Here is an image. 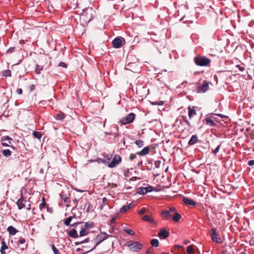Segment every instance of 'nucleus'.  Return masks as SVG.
Instances as JSON below:
<instances>
[{"label": "nucleus", "instance_id": "obj_12", "mask_svg": "<svg viewBox=\"0 0 254 254\" xmlns=\"http://www.w3.org/2000/svg\"><path fill=\"white\" fill-rule=\"evenodd\" d=\"M12 138L8 136H3L1 137V144L3 146H9V144H11L10 140H12Z\"/></svg>", "mask_w": 254, "mask_h": 254}, {"label": "nucleus", "instance_id": "obj_41", "mask_svg": "<svg viewBox=\"0 0 254 254\" xmlns=\"http://www.w3.org/2000/svg\"><path fill=\"white\" fill-rule=\"evenodd\" d=\"M25 239L24 238L20 237L18 241V244H24L25 243Z\"/></svg>", "mask_w": 254, "mask_h": 254}, {"label": "nucleus", "instance_id": "obj_15", "mask_svg": "<svg viewBox=\"0 0 254 254\" xmlns=\"http://www.w3.org/2000/svg\"><path fill=\"white\" fill-rule=\"evenodd\" d=\"M183 201L184 203H185L186 205H188L194 206V205H196V203L194 201H193V200H192L191 199H189L187 197H184L183 198Z\"/></svg>", "mask_w": 254, "mask_h": 254}, {"label": "nucleus", "instance_id": "obj_40", "mask_svg": "<svg viewBox=\"0 0 254 254\" xmlns=\"http://www.w3.org/2000/svg\"><path fill=\"white\" fill-rule=\"evenodd\" d=\"M146 212V209L144 207L141 208L138 211L139 215H142Z\"/></svg>", "mask_w": 254, "mask_h": 254}, {"label": "nucleus", "instance_id": "obj_37", "mask_svg": "<svg viewBox=\"0 0 254 254\" xmlns=\"http://www.w3.org/2000/svg\"><path fill=\"white\" fill-rule=\"evenodd\" d=\"M42 66L41 65L36 64V67L35 68V71L37 74H39L40 73L41 70L42 69Z\"/></svg>", "mask_w": 254, "mask_h": 254}, {"label": "nucleus", "instance_id": "obj_11", "mask_svg": "<svg viewBox=\"0 0 254 254\" xmlns=\"http://www.w3.org/2000/svg\"><path fill=\"white\" fill-rule=\"evenodd\" d=\"M27 201L24 199L23 197V195H21V197L17 200L16 204L18 206V208L19 209H21L22 208H25L26 207V203Z\"/></svg>", "mask_w": 254, "mask_h": 254}, {"label": "nucleus", "instance_id": "obj_54", "mask_svg": "<svg viewBox=\"0 0 254 254\" xmlns=\"http://www.w3.org/2000/svg\"><path fill=\"white\" fill-rule=\"evenodd\" d=\"M47 211L50 212H52L53 210L51 208H49L48 206L47 207Z\"/></svg>", "mask_w": 254, "mask_h": 254}, {"label": "nucleus", "instance_id": "obj_18", "mask_svg": "<svg viewBox=\"0 0 254 254\" xmlns=\"http://www.w3.org/2000/svg\"><path fill=\"white\" fill-rule=\"evenodd\" d=\"M68 234L69 237L73 238H77L78 237L77 231L74 229L69 231Z\"/></svg>", "mask_w": 254, "mask_h": 254}, {"label": "nucleus", "instance_id": "obj_16", "mask_svg": "<svg viewBox=\"0 0 254 254\" xmlns=\"http://www.w3.org/2000/svg\"><path fill=\"white\" fill-rule=\"evenodd\" d=\"M189 110V116L190 119L192 118L194 115H196V110L195 109V107H191L190 106H189L188 108Z\"/></svg>", "mask_w": 254, "mask_h": 254}, {"label": "nucleus", "instance_id": "obj_62", "mask_svg": "<svg viewBox=\"0 0 254 254\" xmlns=\"http://www.w3.org/2000/svg\"><path fill=\"white\" fill-rule=\"evenodd\" d=\"M115 220V218H112L111 219V222H113Z\"/></svg>", "mask_w": 254, "mask_h": 254}, {"label": "nucleus", "instance_id": "obj_28", "mask_svg": "<svg viewBox=\"0 0 254 254\" xmlns=\"http://www.w3.org/2000/svg\"><path fill=\"white\" fill-rule=\"evenodd\" d=\"M108 199L106 197H103L102 199V204H101V206H100V210H102L103 209L104 206L106 204H108Z\"/></svg>", "mask_w": 254, "mask_h": 254}, {"label": "nucleus", "instance_id": "obj_20", "mask_svg": "<svg viewBox=\"0 0 254 254\" xmlns=\"http://www.w3.org/2000/svg\"><path fill=\"white\" fill-rule=\"evenodd\" d=\"M198 140V137L196 135H193L190 139L189 141V144L190 145H192L194 144L197 142Z\"/></svg>", "mask_w": 254, "mask_h": 254}, {"label": "nucleus", "instance_id": "obj_52", "mask_svg": "<svg viewBox=\"0 0 254 254\" xmlns=\"http://www.w3.org/2000/svg\"><path fill=\"white\" fill-rule=\"evenodd\" d=\"M16 93L18 94H21L22 93V90L21 88H18L16 90Z\"/></svg>", "mask_w": 254, "mask_h": 254}, {"label": "nucleus", "instance_id": "obj_17", "mask_svg": "<svg viewBox=\"0 0 254 254\" xmlns=\"http://www.w3.org/2000/svg\"><path fill=\"white\" fill-rule=\"evenodd\" d=\"M132 206V203H130L127 205H124L120 209V212L122 213H125L127 210L129 209Z\"/></svg>", "mask_w": 254, "mask_h": 254}, {"label": "nucleus", "instance_id": "obj_58", "mask_svg": "<svg viewBox=\"0 0 254 254\" xmlns=\"http://www.w3.org/2000/svg\"><path fill=\"white\" fill-rule=\"evenodd\" d=\"M142 161H139V162H138V163H137V165H138V166H139L141 165H142Z\"/></svg>", "mask_w": 254, "mask_h": 254}, {"label": "nucleus", "instance_id": "obj_5", "mask_svg": "<svg viewBox=\"0 0 254 254\" xmlns=\"http://www.w3.org/2000/svg\"><path fill=\"white\" fill-rule=\"evenodd\" d=\"M135 115L133 113H131L129 114L127 117L123 118L121 121V123L123 125H126V124L131 123L133 121V120L135 119Z\"/></svg>", "mask_w": 254, "mask_h": 254}, {"label": "nucleus", "instance_id": "obj_48", "mask_svg": "<svg viewBox=\"0 0 254 254\" xmlns=\"http://www.w3.org/2000/svg\"><path fill=\"white\" fill-rule=\"evenodd\" d=\"M125 68L126 69L130 70V71H131L132 72H138V70H139L138 69H134V68H131V69L128 68L127 67H126Z\"/></svg>", "mask_w": 254, "mask_h": 254}, {"label": "nucleus", "instance_id": "obj_19", "mask_svg": "<svg viewBox=\"0 0 254 254\" xmlns=\"http://www.w3.org/2000/svg\"><path fill=\"white\" fill-rule=\"evenodd\" d=\"M172 219L175 222H178L181 218V215L178 212L176 211L174 213L173 215L172 216Z\"/></svg>", "mask_w": 254, "mask_h": 254}, {"label": "nucleus", "instance_id": "obj_57", "mask_svg": "<svg viewBox=\"0 0 254 254\" xmlns=\"http://www.w3.org/2000/svg\"><path fill=\"white\" fill-rule=\"evenodd\" d=\"M185 122L187 123V124L188 125V126H190V122L189 121H188V120H185Z\"/></svg>", "mask_w": 254, "mask_h": 254}, {"label": "nucleus", "instance_id": "obj_14", "mask_svg": "<svg viewBox=\"0 0 254 254\" xmlns=\"http://www.w3.org/2000/svg\"><path fill=\"white\" fill-rule=\"evenodd\" d=\"M150 150V146H146L143 148L140 152H137L136 154L140 156H145L149 153Z\"/></svg>", "mask_w": 254, "mask_h": 254}, {"label": "nucleus", "instance_id": "obj_35", "mask_svg": "<svg viewBox=\"0 0 254 254\" xmlns=\"http://www.w3.org/2000/svg\"><path fill=\"white\" fill-rule=\"evenodd\" d=\"M124 230L129 235H133L134 234V232L132 230L130 229L128 227H125Z\"/></svg>", "mask_w": 254, "mask_h": 254}, {"label": "nucleus", "instance_id": "obj_50", "mask_svg": "<svg viewBox=\"0 0 254 254\" xmlns=\"http://www.w3.org/2000/svg\"><path fill=\"white\" fill-rule=\"evenodd\" d=\"M248 165L250 166H253L254 165V160H250L249 162H248Z\"/></svg>", "mask_w": 254, "mask_h": 254}, {"label": "nucleus", "instance_id": "obj_13", "mask_svg": "<svg viewBox=\"0 0 254 254\" xmlns=\"http://www.w3.org/2000/svg\"><path fill=\"white\" fill-rule=\"evenodd\" d=\"M158 236L161 239H166L169 236V232L165 229H161L159 232Z\"/></svg>", "mask_w": 254, "mask_h": 254}, {"label": "nucleus", "instance_id": "obj_53", "mask_svg": "<svg viewBox=\"0 0 254 254\" xmlns=\"http://www.w3.org/2000/svg\"><path fill=\"white\" fill-rule=\"evenodd\" d=\"M214 115H217V116L219 117H221L222 118H225L226 116H224V115H223L222 114H215Z\"/></svg>", "mask_w": 254, "mask_h": 254}, {"label": "nucleus", "instance_id": "obj_23", "mask_svg": "<svg viewBox=\"0 0 254 254\" xmlns=\"http://www.w3.org/2000/svg\"><path fill=\"white\" fill-rule=\"evenodd\" d=\"M1 75L3 77H11V70L9 69L3 70L1 72Z\"/></svg>", "mask_w": 254, "mask_h": 254}, {"label": "nucleus", "instance_id": "obj_21", "mask_svg": "<svg viewBox=\"0 0 254 254\" xmlns=\"http://www.w3.org/2000/svg\"><path fill=\"white\" fill-rule=\"evenodd\" d=\"M7 231L11 235H14L18 232V231L12 226L8 227Z\"/></svg>", "mask_w": 254, "mask_h": 254}, {"label": "nucleus", "instance_id": "obj_8", "mask_svg": "<svg viewBox=\"0 0 254 254\" xmlns=\"http://www.w3.org/2000/svg\"><path fill=\"white\" fill-rule=\"evenodd\" d=\"M122 158L119 155H116L113 158L112 161L109 164V167L113 168L119 165L121 162Z\"/></svg>", "mask_w": 254, "mask_h": 254}, {"label": "nucleus", "instance_id": "obj_39", "mask_svg": "<svg viewBox=\"0 0 254 254\" xmlns=\"http://www.w3.org/2000/svg\"><path fill=\"white\" fill-rule=\"evenodd\" d=\"M52 249L54 252V254H60L59 251L57 249L54 244L52 245Z\"/></svg>", "mask_w": 254, "mask_h": 254}, {"label": "nucleus", "instance_id": "obj_51", "mask_svg": "<svg viewBox=\"0 0 254 254\" xmlns=\"http://www.w3.org/2000/svg\"><path fill=\"white\" fill-rule=\"evenodd\" d=\"M82 223V222H76L71 225L72 227H76L78 224Z\"/></svg>", "mask_w": 254, "mask_h": 254}, {"label": "nucleus", "instance_id": "obj_6", "mask_svg": "<svg viewBox=\"0 0 254 254\" xmlns=\"http://www.w3.org/2000/svg\"><path fill=\"white\" fill-rule=\"evenodd\" d=\"M195 64H209L210 61L208 58L204 57L197 56L194 58Z\"/></svg>", "mask_w": 254, "mask_h": 254}, {"label": "nucleus", "instance_id": "obj_25", "mask_svg": "<svg viewBox=\"0 0 254 254\" xmlns=\"http://www.w3.org/2000/svg\"><path fill=\"white\" fill-rule=\"evenodd\" d=\"M61 198L62 200L64 201V203H69V198L67 196L66 194H64L63 192H62L60 194Z\"/></svg>", "mask_w": 254, "mask_h": 254}, {"label": "nucleus", "instance_id": "obj_33", "mask_svg": "<svg viewBox=\"0 0 254 254\" xmlns=\"http://www.w3.org/2000/svg\"><path fill=\"white\" fill-rule=\"evenodd\" d=\"M135 143L138 147H142L144 145V142L141 140H137L135 141Z\"/></svg>", "mask_w": 254, "mask_h": 254}, {"label": "nucleus", "instance_id": "obj_7", "mask_svg": "<svg viewBox=\"0 0 254 254\" xmlns=\"http://www.w3.org/2000/svg\"><path fill=\"white\" fill-rule=\"evenodd\" d=\"M212 233L211 234V238L212 240L215 243H221L222 241L220 237L218 236V235L216 232V229L213 228L211 230Z\"/></svg>", "mask_w": 254, "mask_h": 254}, {"label": "nucleus", "instance_id": "obj_55", "mask_svg": "<svg viewBox=\"0 0 254 254\" xmlns=\"http://www.w3.org/2000/svg\"><path fill=\"white\" fill-rule=\"evenodd\" d=\"M60 66H63V67L66 68L67 64H58Z\"/></svg>", "mask_w": 254, "mask_h": 254}, {"label": "nucleus", "instance_id": "obj_61", "mask_svg": "<svg viewBox=\"0 0 254 254\" xmlns=\"http://www.w3.org/2000/svg\"><path fill=\"white\" fill-rule=\"evenodd\" d=\"M30 206H31V205L30 204H29L28 207L26 209L27 210H30V209H31V207Z\"/></svg>", "mask_w": 254, "mask_h": 254}, {"label": "nucleus", "instance_id": "obj_32", "mask_svg": "<svg viewBox=\"0 0 254 254\" xmlns=\"http://www.w3.org/2000/svg\"><path fill=\"white\" fill-rule=\"evenodd\" d=\"M2 153L4 156L8 157L11 155V151L8 149H4L2 151Z\"/></svg>", "mask_w": 254, "mask_h": 254}, {"label": "nucleus", "instance_id": "obj_43", "mask_svg": "<svg viewBox=\"0 0 254 254\" xmlns=\"http://www.w3.org/2000/svg\"><path fill=\"white\" fill-rule=\"evenodd\" d=\"M89 241V238H86L85 240H84L83 241H80L79 242H76L75 244L76 245H79V244H83V243H84L88 242Z\"/></svg>", "mask_w": 254, "mask_h": 254}, {"label": "nucleus", "instance_id": "obj_27", "mask_svg": "<svg viewBox=\"0 0 254 254\" xmlns=\"http://www.w3.org/2000/svg\"><path fill=\"white\" fill-rule=\"evenodd\" d=\"M151 245L152 247H157L159 246V241L156 239H152L150 242Z\"/></svg>", "mask_w": 254, "mask_h": 254}, {"label": "nucleus", "instance_id": "obj_9", "mask_svg": "<svg viewBox=\"0 0 254 254\" xmlns=\"http://www.w3.org/2000/svg\"><path fill=\"white\" fill-rule=\"evenodd\" d=\"M153 190V187L151 186H149L145 188L139 187L137 189V192L142 195L145 194L147 192H151Z\"/></svg>", "mask_w": 254, "mask_h": 254}, {"label": "nucleus", "instance_id": "obj_29", "mask_svg": "<svg viewBox=\"0 0 254 254\" xmlns=\"http://www.w3.org/2000/svg\"><path fill=\"white\" fill-rule=\"evenodd\" d=\"M94 224L93 222L91 221H88L85 223V227L87 229L89 228H92L94 227Z\"/></svg>", "mask_w": 254, "mask_h": 254}, {"label": "nucleus", "instance_id": "obj_56", "mask_svg": "<svg viewBox=\"0 0 254 254\" xmlns=\"http://www.w3.org/2000/svg\"><path fill=\"white\" fill-rule=\"evenodd\" d=\"M189 243H190V241L186 240V241H184V244L185 245H187Z\"/></svg>", "mask_w": 254, "mask_h": 254}, {"label": "nucleus", "instance_id": "obj_24", "mask_svg": "<svg viewBox=\"0 0 254 254\" xmlns=\"http://www.w3.org/2000/svg\"><path fill=\"white\" fill-rule=\"evenodd\" d=\"M206 124L208 125H209L211 127H215L216 124L214 123V122L210 118H207L205 119Z\"/></svg>", "mask_w": 254, "mask_h": 254}, {"label": "nucleus", "instance_id": "obj_36", "mask_svg": "<svg viewBox=\"0 0 254 254\" xmlns=\"http://www.w3.org/2000/svg\"><path fill=\"white\" fill-rule=\"evenodd\" d=\"M33 136L38 139H40L41 138V134L39 132H37L36 131H34L33 132Z\"/></svg>", "mask_w": 254, "mask_h": 254}, {"label": "nucleus", "instance_id": "obj_34", "mask_svg": "<svg viewBox=\"0 0 254 254\" xmlns=\"http://www.w3.org/2000/svg\"><path fill=\"white\" fill-rule=\"evenodd\" d=\"M7 249H8V247H7L6 243L5 242L4 240H2V241L1 242V247L0 248V250H2V251H3V250L5 251V250H6Z\"/></svg>", "mask_w": 254, "mask_h": 254}, {"label": "nucleus", "instance_id": "obj_3", "mask_svg": "<svg viewBox=\"0 0 254 254\" xmlns=\"http://www.w3.org/2000/svg\"><path fill=\"white\" fill-rule=\"evenodd\" d=\"M125 44V40L122 37H118L112 41L113 46L115 48H119Z\"/></svg>", "mask_w": 254, "mask_h": 254}, {"label": "nucleus", "instance_id": "obj_10", "mask_svg": "<svg viewBox=\"0 0 254 254\" xmlns=\"http://www.w3.org/2000/svg\"><path fill=\"white\" fill-rule=\"evenodd\" d=\"M209 82L207 81H204L202 84L200 85L197 88L198 92H205L209 87Z\"/></svg>", "mask_w": 254, "mask_h": 254}, {"label": "nucleus", "instance_id": "obj_49", "mask_svg": "<svg viewBox=\"0 0 254 254\" xmlns=\"http://www.w3.org/2000/svg\"><path fill=\"white\" fill-rule=\"evenodd\" d=\"M135 158H136V155L135 154H131L129 156V159H130V160H133Z\"/></svg>", "mask_w": 254, "mask_h": 254}, {"label": "nucleus", "instance_id": "obj_44", "mask_svg": "<svg viewBox=\"0 0 254 254\" xmlns=\"http://www.w3.org/2000/svg\"><path fill=\"white\" fill-rule=\"evenodd\" d=\"M152 105H162L164 104V102L160 101L158 102H154L151 103Z\"/></svg>", "mask_w": 254, "mask_h": 254}, {"label": "nucleus", "instance_id": "obj_2", "mask_svg": "<svg viewBox=\"0 0 254 254\" xmlns=\"http://www.w3.org/2000/svg\"><path fill=\"white\" fill-rule=\"evenodd\" d=\"M108 236L105 233H101L99 235H98L92 241L93 243L95 244L94 248L92 249L93 250L95 249L99 244H100L104 240L108 238Z\"/></svg>", "mask_w": 254, "mask_h": 254}, {"label": "nucleus", "instance_id": "obj_38", "mask_svg": "<svg viewBox=\"0 0 254 254\" xmlns=\"http://www.w3.org/2000/svg\"><path fill=\"white\" fill-rule=\"evenodd\" d=\"M47 205L46 202L44 200V198H43V200L42 202L39 205V208L41 210L45 208Z\"/></svg>", "mask_w": 254, "mask_h": 254}, {"label": "nucleus", "instance_id": "obj_26", "mask_svg": "<svg viewBox=\"0 0 254 254\" xmlns=\"http://www.w3.org/2000/svg\"><path fill=\"white\" fill-rule=\"evenodd\" d=\"M89 233V231L86 228H81L79 232V236H84Z\"/></svg>", "mask_w": 254, "mask_h": 254}, {"label": "nucleus", "instance_id": "obj_64", "mask_svg": "<svg viewBox=\"0 0 254 254\" xmlns=\"http://www.w3.org/2000/svg\"><path fill=\"white\" fill-rule=\"evenodd\" d=\"M161 254H168V253H167L163 252V253H162Z\"/></svg>", "mask_w": 254, "mask_h": 254}, {"label": "nucleus", "instance_id": "obj_22", "mask_svg": "<svg viewBox=\"0 0 254 254\" xmlns=\"http://www.w3.org/2000/svg\"><path fill=\"white\" fill-rule=\"evenodd\" d=\"M142 220L144 221H148L151 223L155 224V222L153 219L151 218L149 215H145L142 217Z\"/></svg>", "mask_w": 254, "mask_h": 254}, {"label": "nucleus", "instance_id": "obj_31", "mask_svg": "<svg viewBox=\"0 0 254 254\" xmlns=\"http://www.w3.org/2000/svg\"><path fill=\"white\" fill-rule=\"evenodd\" d=\"M193 246L190 245L187 247V252L188 254H192L194 253Z\"/></svg>", "mask_w": 254, "mask_h": 254}, {"label": "nucleus", "instance_id": "obj_42", "mask_svg": "<svg viewBox=\"0 0 254 254\" xmlns=\"http://www.w3.org/2000/svg\"><path fill=\"white\" fill-rule=\"evenodd\" d=\"M17 49V48H16V47H10V48H9L7 50V51L6 53H12V52H15V50H16V49Z\"/></svg>", "mask_w": 254, "mask_h": 254}, {"label": "nucleus", "instance_id": "obj_45", "mask_svg": "<svg viewBox=\"0 0 254 254\" xmlns=\"http://www.w3.org/2000/svg\"><path fill=\"white\" fill-rule=\"evenodd\" d=\"M236 66L238 68L240 71L242 72L245 70V68L243 66H241L240 64H237Z\"/></svg>", "mask_w": 254, "mask_h": 254}, {"label": "nucleus", "instance_id": "obj_47", "mask_svg": "<svg viewBox=\"0 0 254 254\" xmlns=\"http://www.w3.org/2000/svg\"><path fill=\"white\" fill-rule=\"evenodd\" d=\"M220 145H219L216 148L215 150H213V152L214 154H216L217 152H218L219 150V149H220Z\"/></svg>", "mask_w": 254, "mask_h": 254}, {"label": "nucleus", "instance_id": "obj_60", "mask_svg": "<svg viewBox=\"0 0 254 254\" xmlns=\"http://www.w3.org/2000/svg\"><path fill=\"white\" fill-rule=\"evenodd\" d=\"M145 254H151V252L150 251V250H147L145 253Z\"/></svg>", "mask_w": 254, "mask_h": 254}, {"label": "nucleus", "instance_id": "obj_63", "mask_svg": "<svg viewBox=\"0 0 254 254\" xmlns=\"http://www.w3.org/2000/svg\"><path fill=\"white\" fill-rule=\"evenodd\" d=\"M176 247L178 248H182L183 247L180 246H176Z\"/></svg>", "mask_w": 254, "mask_h": 254}, {"label": "nucleus", "instance_id": "obj_46", "mask_svg": "<svg viewBox=\"0 0 254 254\" xmlns=\"http://www.w3.org/2000/svg\"><path fill=\"white\" fill-rule=\"evenodd\" d=\"M160 163H161V162L160 161H157L155 162V163H154L155 166L157 168H159Z\"/></svg>", "mask_w": 254, "mask_h": 254}, {"label": "nucleus", "instance_id": "obj_4", "mask_svg": "<svg viewBox=\"0 0 254 254\" xmlns=\"http://www.w3.org/2000/svg\"><path fill=\"white\" fill-rule=\"evenodd\" d=\"M176 209L174 207H170L169 210H166L163 211L161 212V215L162 217L166 219L170 218L175 212Z\"/></svg>", "mask_w": 254, "mask_h": 254}, {"label": "nucleus", "instance_id": "obj_1", "mask_svg": "<svg viewBox=\"0 0 254 254\" xmlns=\"http://www.w3.org/2000/svg\"><path fill=\"white\" fill-rule=\"evenodd\" d=\"M125 245L128 247L130 250L135 252H139L142 247V244L139 242L133 241L127 242Z\"/></svg>", "mask_w": 254, "mask_h": 254}, {"label": "nucleus", "instance_id": "obj_30", "mask_svg": "<svg viewBox=\"0 0 254 254\" xmlns=\"http://www.w3.org/2000/svg\"><path fill=\"white\" fill-rule=\"evenodd\" d=\"M72 217L69 216L66 219H65L64 221V224L66 226H69L70 225V223L71 222V221L72 220Z\"/></svg>", "mask_w": 254, "mask_h": 254}, {"label": "nucleus", "instance_id": "obj_59", "mask_svg": "<svg viewBox=\"0 0 254 254\" xmlns=\"http://www.w3.org/2000/svg\"><path fill=\"white\" fill-rule=\"evenodd\" d=\"M0 252L1 254H5L4 250L2 251V250H0Z\"/></svg>", "mask_w": 254, "mask_h": 254}]
</instances>
